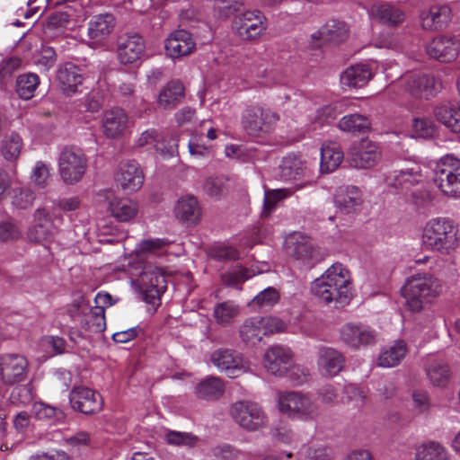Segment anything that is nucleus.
<instances>
[{
    "label": "nucleus",
    "mask_w": 460,
    "mask_h": 460,
    "mask_svg": "<svg viewBox=\"0 0 460 460\" xmlns=\"http://www.w3.org/2000/svg\"><path fill=\"white\" fill-rule=\"evenodd\" d=\"M279 119V114L270 109L251 104L242 112L241 126L247 135L263 137L274 130Z\"/></svg>",
    "instance_id": "obj_4"
},
{
    "label": "nucleus",
    "mask_w": 460,
    "mask_h": 460,
    "mask_svg": "<svg viewBox=\"0 0 460 460\" xmlns=\"http://www.w3.org/2000/svg\"><path fill=\"white\" fill-rule=\"evenodd\" d=\"M404 90L415 98L429 99L441 88V83L435 76L426 74H411L403 77Z\"/></svg>",
    "instance_id": "obj_12"
},
{
    "label": "nucleus",
    "mask_w": 460,
    "mask_h": 460,
    "mask_svg": "<svg viewBox=\"0 0 460 460\" xmlns=\"http://www.w3.org/2000/svg\"><path fill=\"white\" fill-rule=\"evenodd\" d=\"M22 146V137L17 132H11L1 140L0 154L6 161L13 162L20 156Z\"/></svg>",
    "instance_id": "obj_38"
},
{
    "label": "nucleus",
    "mask_w": 460,
    "mask_h": 460,
    "mask_svg": "<svg viewBox=\"0 0 460 460\" xmlns=\"http://www.w3.org/2000/svg\"><path fill=\"white\" fill-rule=\"evenodd\" d=\"M412 130L416 137L431 138L436 133V127L429 119L416 118L412 121Z\"/></svg>",
    "instance_id": "obj_51"
},
{
    "label": "nucleus",
    "mask_w": 460,
    "mask_h": 460,
    "mask_svg": "<svg viewBox=\"0 0 460 460\" xmlns=\"http://www.w3.org/2000/svg\"><path fill=\"white\" fill-rule=\"evenodd\" d=\"M287 253L297 261H301L309 268L321 261L324 252L318 247H314L312 240L301 234H294L286 240Z\"/></svg>",
    "instance_id": "obj_8"
},
{
    "label": "nucleus",
    "mask_w": 460,
    "mask_h": 460,
    "mask_svg": "<svg viewBox=\"0 0 460 460\" xmlns=\"http://www.w3.org/2000/svg\"><path fill=\"white\" fill-rule=\"evenodd\" d=\"M313 295L320 301L335 306H343L351 298L349 271L341 263L332 265L320 278L314 280L311 286Z\"/></svg>",
    "instance_id": "obj_1"
},
{
    "label": "nucleus",
    "mask_w": 460,
    "mask_h": 460,
    "mask_svg": "<svg viewBox=\"0 0 460 460\" xmlns=\"http://www.w3.org/2000/svg\"><path fill=\"white\" fill-rule=\"evenodd\" d=\"M372 74L367 65H356L347 68L341 76L343 86L361 88L371 79Z\"/></svg>",
    "instance_id": "obj_31"
},
{
    "label": "nucleus",
    "mask_w": 460,
    "mask_h": 460,
    "mask_svg": "<svg viewBox=\"0 0 460 460\" xmlns=\"http://www.w3.org/2000/svg\"><path fill=\"white\" fill-rule=\"evenodd\" d=\"M225 185L221 178H208L204 183V190L210 197H219L224 190Z\"/></svg>",
    "instance_id": "obj_64"
},
{
    "label": "nucleus",
    "mask_w": 460,
    "mask_h": 460,
    "mask_svg": "<svg viewBox=\"0 0 460 460\" xmlns=\"http://www.w3.org/2000/svg\"><path fill=\"white\" fill-rule=\"evenodd\" d=\"M341 340L349 346L359 348L360 346L373 345L376 341V334L369 327L348 323L341 330Z\"/></svg>",
    "instance_id": "obj_21"
},
{
    "label": "nucleus",
    "mask_w": 460,
    "mask_h": 460,
    "mask_svg": "<svg viewBox=\"0 0 460 460\" xmlns=\"http://www.w3.org/2000/svg\"><path fill=\"white\" fill-rule=\"evenodd\" d=\"M260 320L261 325H263L265 335L280 332L286 329V323L278 317H260Z\"/></svg>",
    "instance_id": "obj_59"
},
{
    "label": "nucleus",
    "mask_w": 460,
    "mask_h": 460,
    "mask_svg": "<svg viewBox=\"0 0 460 460\" xmlns=\"http://www.w3.org/2000/svg\"><path fill=\"white\" fill-rule=\"evenodd\" d=\"M371 14L383 24L396 25L403 22L404 13L398 8L389 4H375L371 7Z\"/></svg>",
    "instance_id": "obj_37"
},
{
    "label": "nucleus",
    "mask_w": 460,
    "mask_h": 460,
    "mask_svg": "<svg viewBox=\"0 0 460 460\" xmlns=\"http://www.w3.org/2000/svg\"><path fill=\"white\" fill-rule=\"evenodd\" d=\"M28 371L26 358L19 354H5L0 356V374L3 382L13 385L23 381Z\"/></svg>",
    "instance_id": "obj_14"
},
{
    "label": "nucleus",
    "mask_w": 460,
    "mask_h": 460,
    "mask_svg": "<svg viewBox=\"0 0 460 460\" xmlns=\"http://www.w3.org/2000/svg\"><path fill=\"white\" fill-rule=\"evenodd\" d=\"M115 23V17L109 13L93 16L88 22L89 38L96 41L106 39L113 31Z\"/></svg>",
    "instance_id": "obj_29"
},
{
    "label": "nucleus",
    "mask_w": 460,
    "mask_h": 460,
    "mask_svg": "<svg viewBox=\"0 0 460 460\" xmlns=\"http://www.w3.org/2000/svg\"><path fill=\"white\" fill-rule=\"evenodd\" d=\"M184 97V86L178 80H172L164 85L158 95V105L164 110L175 108Z\"/></svg>",
    "instance_id": "obj_30"
},
{
    "label": "nucleus",
    "mask_w": 460,
    "mask_h": 460,
    "mask_svg": "<svg viewBox=\"0 0 460 460\" xmlns=\"http://www.w3.org/2000/svg\"><path fill=\"white\" fill-rule=\"evenodd\" d=\"M261 322L260 317H251L241 324L239 335L244 343L255 345L262 340L265 331Z\"/></svg>",
    "instance_id": "obj_35"
},
{
    "label": "nucleus",
    "mask_w": 460,
    "mask_h": 460,
    "mask_svg": "<svg viewBox=\"0 0 460 460\" xmlns=\"http://www.w3.org/2000/svg\"><path fill=\"white\" fill-rule=\"evenodd\" d=\"M381 151L375 142L362 139L358 148L351 153L350 164L357 168H369L377 164Z\"/></svg>",
    "instance_id": "obj_23"
},
{
    "label": "nucleus",
    "mask_w": 460,
    "mask_h": 460,
    "mask_svg": "<svg viewBox=\"0 0 460 460\" xmlns=\"http://www.w3.org/2000/svg\"><path fill=\"white\" fill-rule=\"evenodd\" d=\"M128 118L124 110L113 108L105 111L102 118L103 133L107 137L114 138L124 133Z\"/></svg>",
    "instance_id": "obj_26"
},
{
    "label": "nucleus",
    "mask_w": 460,
    "mask_h": 460,
    "mask_svg": "<svg viewBox=\"0 0 460 460\" xmlns=\"http://www.w3.org/2000/svg\"><path fill=\"white\" fill-rule=\"evenodd\" d=\"M460 42L456 37L438 36L426 45V52L429 58L439 62L454 61L459 53Z\"/></svg>",
    "instance_id": "obj_15"
},
{
    "label": "nucleus",
    "mask_w": 460,
    "mask_h": 460,
    "mask_svg": "<svg viewBox=\"0 0 460 460\" xmlns=\"http://www.w3.org/2000/svg\"><path fill=\"white\" fill-rule=\"evenodd\" d=\"M318 355L319 364L329 376H336L342 370L345 358L337 349L329 347H322L319 349Z\"/></svg>",
    "instance_id": "obj_32"
},
{
    "label": "nucleus",
    "mask_w": 460,
    "mask_h": 460,
    "mask_svg": "<svg viewBox=\"0 0 460 460\" xmlns=\"http://www.w3.org/2000/svg\"><path fill=\"white\" fill-rule=\"evenodd\" d=\"M144 49V40L137 33L123 34L117 40V58L123 65H130L137 61Z\"/></svg>",
    "instance_id": "obj_16"
},
{
    "label": "nucleus",
    "mask_w": 460,
    "mask_h": 460,
    "mask_svg": "<svg viewBox=\"0 0 460 460\" xmlns=\"http://www.w3.org/2000/svg\"><path fill=\"white\" fill-rule=\"evenodd\" d=\"M56 80L63 93L71 95L84 81V75L79 66L72 62L60 65L57 70Z\"/></svg>",
    "instance_id": "obj_20"
},
{
    "label": "nucleus",
    "mask_w": 460,
    "mask_h": 460,
    "mask_svg": "<svg viewBox=\"0 0 460 460\" xmlns=\"http://www.w3.org/2000/svg\"><path fill=\"white\" fill-rule=\"evenodd\" d=\"M422 243L426 249L449 254L458 245L457 228L449 218L431 219L424 227Z\"/></svg>",
    "instance_id": "obj_2"
},
{
    "label": "nucleus",
    "mask_w": 460,
    "mask_h": 460,
    "mask_svg": "<svg viewBox=\"0 0 460 460\" xmlns=\"http://www.w3.org/2000/svg\"><path fill=\"white\" fill-rule=\"evenodd\" d=\"M57 60V54L53 48L47 47L42 49L41 53L36 60V65L42 67L43 70L48 71L52 67Z\"/></svg>",
    "instance_id": "obj_61"
},
{
    "label": "nucleus",
    "mask_w": 460,
    "mask_h": 460,
    "mask_svg": "<svg viewBox=\"0 0 460 460\" xmlns=\"http://www.w3.org/2000/svg\"><path fill=\"white\" fill-rule=\"evenodd\" d=\"M109 208L111 215L119 222H128L137 214L138 206L128 199H113L110 201Z\"/></svg>",
    "instance_id": "obj_36"
},
{
    "label": "nucleus",
    "mask_w": 460,
    "mask_h": 460,
    "mask_svg": "<svg viewBox=\"0 0 460 460\" xmlns=\"http://www.w3.org/2000/svg\"><path fill=\"white\" fill-rule=\"evenodd\" d=\"M88 167L87 157L84 151L76 146H66L58 157V172L66 184L73 185L79 182Z\"/></svg>",
    "instance_id": "obj_6"
},
{
    "label": "nucleus",
    "mask_w": 460,
    "mask_h": 460,
    "mask_svg": "<svg viewBox=\"0 0 460 460\" xmlns=\"http://www.w3.org/2000/svg\"><path fill=\"white\" fill-rule=\"evenodd\" d=\"M210 453L215 460H238L241 456L239 449L227 443L212 447Z\"/></svg>",
    "instance_id": "obj_50"
},
{
    "label": "nucleus",
    "mask_w": 460,
    "mask_h": 460,
    "mask_svg": "<svg viewBox=\"0 0 460 460\" xmlns=\"http://www.w3.org/2000/svg\"><path fill=\"white\" fill-rule=\"evenodd\" d=\"M292 191L288 189H279L266 191L264 197V211L263 213L270 214L275 208L276 204L291 195Z\"/></svg>",
    "instance_id": "obj_54"
},
{
    "label": "nucleus",
    "mask_w": 460,
    "mask_h": 460,
    "mask_svg": "<svg viewBox=\"0 0 460 460\" xmlns=\"http://www.w3.org/2000/svg\"><path fill=\"white\" fill-rule=\"evenodd\" d=\"M279 300V292L272 287L261 291L252 300V304L258 307H271Z\"/></svg>",
    "instance_id": "obj_52"
},
{
    "label": "nucleus",
    "mask_w": 460,
    "mask_h": 460,
    "mask_svg": "<svg viewBox=\"0 0 460 460\" xmlns=\"http://www.w3.org/2000/svg\"><path fill=\"white\" fill-rule=\"evenodd\" d=\"M21 236L17 226L9 221L0 223V242H12Z\"/></svg>",
    "instance_id": "obj_58"
},
{
    "label": "nucleus",
    "mask_w": 460,
    "mask_h": 460,
    "mask_svg": "<svg viewBox=\"0 0 460 460\" xmlns=\"http://www.w3.org/2000/svg\"><path fill=\"white\" fill-rule=\"evenodd\" d=\"M452 12L448 5H432L421 16V25L425 30H443L450 22Z\"/></svg>",
    "instance_id": "obj_27"
},
{
    "label": "nucleus",
    "mask_w": 460,
    "mask_h": 460,
    "mask_svg": "<svg viewBox=\"0 0 460 460\" xmlns=\"http://www.w3.org/2000/svg\"><path fill=\"white\" fill-rule=\"evenodd\" d=\"M21 66L22 60L19 58L13 57L2 61L0 64V79L2 84H6Z\"/></svg>",
    "instance_id": "obj_56"
},
{
    "label": "nucleus",
    "mask_w": 460,
    "mask_h": 460,
    "mask_svg": "<svg viewBox=\"0 0 460 460\" xmlns=\"http://www.w3.org/2000/svg\"><path fill=\"white\" fill-rule=\"evenodd\" d=\"M279 171V177L283 181H295L305 174L306 166L299 156L288 155L282 159Z\"/></svg>",
    "instance_id": "obj_33"
},
{
    "label": "nucleus",
    "mask_w": 460,
    "mask_h": 460,
    "mask_svg": "<svg viewBox=\"0 0 460 460\" xmlns=\"http://www.w3.org/2000/svg\"><path fill=\"white\" fill-rule=\"evenodd\" d=\"M115 180L123 190L131 193L143 185L144 173L135 160H128L120 164Z\"/></svg>",
    "instance_id": "obj_19"
},
{
    "label": "nucleus",
    "mask_w": 460,
    "mask_h": 460,
    "mask_svg": "<svg viewBox=\"0 0 460 460\" xmlns=\"http://www.w3.org/2000/svg\"><path fill=\"white\" fill-rule=\"evenodd\" d=\"M437 279L429 274L411 277L402 288L405 305L411 312H420L424 304L438 294Z\"/></svg>",
    "instance_id": "obj_3"
},
{
    "label": "nucleus",
    "mask_w": 460,
    "mask_h": 460,
    "mask_svg": "<svg viewBox=\"0 0 460 460\" xmlns=\"http://www.w3.org/2000/svg\"><path fill=\"white\" fill-rule=\"evenodd\" d=\"M35 199L33 191L28 188H19L14 190L13 205L20 209L29 208Z\"/></svg>",
    "instance_id": "obj_55"
},
{
    "label": "nucleus",
    "mask_w": 460,
    "mask_h": 460,
    "mask_svg": "<svg viewBox=\"0 0 460 460\" xmlns=\"http://www.w3.org/2000/svg\"><path fill=\"white\" fill-rule=\"evenodd\" d=\"M265 21L266 18L261 11H247L234 18L233 29L243 40H252L266 30Z\"/></svg>",
    "instance_id": "obj_10"
},
{
    "label": "nucleus",
    "mask_w": 460,
    "mask_h": 460,
    "mask_svg": "<svg viewBox=\"0 0 460 460\" xmlns=\"http://www.w3.org/2000/svg\"><path fill=\"white\" fill-rule=\"evenodd\" d=\"M293 354L284 346L274 345L269 348L264 354V366L268 372L283 376L292 365Z\"/></svg>",
    "instance_id": "obj_18"
},
{
    "label": "nucleus",
    "mask_w": 460,
    "mask_h": 460,
    "mask_svg": "<svg viewBox=\"0 0 460 460\" xmlns=\"http://www.w3.org/2000/svg\"><path fill=\"white\" fill-rule=\"evenodd\" d=\"M49 176V169L46 164L42 162H38L32 172V181L34 183L40 188H44L47 185Z\"/></svg>",
    "instance_id": "obj_63"
},
{
    "label": "nucleus",
    "mask_w": 460,
    "mask_h": 460,
    "mask_svg": "<svg viewBox=\"0 0 460 460\" xmlns=\"http://www.w3.org/2000/svg\"><path fill=\"white\" fill-rule=\"evenodd\" d=\"M280 411L296 414L303 419H314L318 415L317 406L307 396L296 392L281 394L279 399Z\"/></svg>",
    "instance_id": "obj_11"
},
{
    "label": "nucleus",
    "mask_w": 460,
    "mask_h": 460,
    "mask_svg": "<svg viewBox=\"0 0 460 460\" xmlns=\"http://www.w3.org/2000/svg\"><path fill=\"white\" fill-rule=\"evenodd\" d=\"M349 36V30L343 22L328 21L318 31L312 34L313 47L323 44L338 45L344 42Z\"/></svg>",
    "instance_id": "obj_17"
},
{
    "label": "nucleus",
    "mask_w": 460,
    "mask_h": 460,
    "mask_svg": "<svg viewBox=\"0 0 460 460\" xmlns=\"http://www.w3.org/2000/svg\"><path fill=\"white\" fill-rule=\"evenodd\" d=\"M344 394L348 402H355L358 407L363 406L366 395L364 392L356 385H346L344 386Z\"/></svg>",
    "instance_id": "obj_62"
},
{
    "label": "nucleus",
    "mask_w": 460,
    "mask_h": 460,
    "mask_svg": "<svg viewBox=\"0 0 460 460\" xmlns=\"http://www.w3.org/2000/svg\"><path fill=\"white\" fill-rule=\"evenodd\" d=\"M231 415L234 421L247 431H255L263 427L267 417L261 407L252 402L239 401L231 407Z\"/></svg>",
    "instance_id": "obj_7"
},
{
    "label": "nucleus",
    "mask_w": 460,
    "mask_h": 460,
    "mask_svg": "<svg viewBox=\"0 0 460 460\" xmlns=\"http://www.w3.org/2000/svg\"><path fill=\"white\" fill-rule=\"evenodd\" d=\"M196 43L191 34L185 30H177L165 41V50L172 58L184 57L193 52Z\"/></svg>",
    "instance_id": "obj_22"
},
{
    "label": "nucleus",
    "mask_w": 460,
    "mask_h": 460,
    "mask_svg": "<svg viewBox=\"0 0 460 460\" xmlns=\"http://www.w3.org/2000/svg\"><path fill=\"white\" fill-rule=\"evenodd\" d=\"M69 402L75 411L84 414H95L103 406L102 395L88 387H74L69 394Z\"/></svg>",
    "instance_id": "obj_13"
},
{
    "label": "nucleus",
    "mask_w": 460,
    "mask_h": 460,
    "mask_svg": "<svg viewBox=\"0 0 460 460\" xmlns=\"http://www.w3.org/2000/svg\"><path fill=\"white\" fill-rule=\"evenodd\" d=\"M140 290L146 303L160 305V296L166 289L165 276L158 269L146 268L139 276Z\"/></svg>",
    "instance_id": "obj_9"
},
{
    "label": "nucleus",
    "mask_w": 460,
    "mask_h": 460,
    "mask_svg": "<svg viewBox=\"0 0 460 460\" xmlns=\"http://www.w3.org/2000/svg\"><path fill=\"white\" fill-rule=\"evenodd\" d=\"M426 372L429 379L434 385L445 386L448 383L450 376L449 367L442 360H432L428 365Z\"/></svg>",
    "instance_id": "obj_44"
},
{
    "label": "nucleus",
    "mask_w": 460,
    "mask_h": 460,
    "mask_svg": "<svg viewBox=\"0 0 460 460\" xmlns=\"http://www.w3.org/2000/svg\"><path fill=\"white\" fill-rule=\"evenodd\" d=\"M416 460H449V457L447 451L440 443L429 441L418 448Z\"/></svg>",
    "instance_id": "obj_45"
},
{
    "label": "nucleus",
    "mask_w": 460,
    "mask_h": 460,
    "mask_svg": "<svg viewBox=\"0 0 460 460\" xmlns=\"http://www.w3.org/2000/svg\"><path fill=\"white\" fill-rule=\"evenodd\" d=\"M175 217L189 226L196 225L201 218V208L193 196L181 198L174 207Z\"/></svg>",
    "instance_id": "obj_28"
},
{
    "label": "nucleus",
    "mask_w": 460,
    "mask_h": 460,
    "mask_svg": "<svg viewBox=\"0 0 460 460\" xmlns=\"http://www.w3.org/2000/svg\"><path fill=\"white\" fill-rule=\"evenodd\" d=\"M343 156V152L337 143L323 144L321 148V172H333L342 162Z\"/></svg>",
    "instance_id": "obj_34"
},
{
    "label": "nucleus",
    "mask_w": 460,
    "mask_h": 460,
    "mask_svg": "<svg viewBox=\"0 0 460 460\" xmlns=\"http://www.w3.org/2000/svg\"><path fill=\"white\" fill-rule=\"evenodd\" d=\"M407 352V346L403 341H396L393 346L385 349L378 358V364L382 367H392L400 363Z\"/></svg>",
    "instance_id": "obj_43"
},
{
    "label": "nucleus",
    "mask_w": 460,
    "mask_h": 460,
    "mask_svg": "<svg viewBox=\"0 0 460 460\" xmlns=\"http://www.w3.org/2000/svg\"><path fill=\"white\" fill-rule=\"evenodd\" d=\"M89 318H95L96 323H90L89 321H84L82 327L90 332H101L105 329V315L103 306H95L91 310Z\"/></svg>",
    "instance_id": "obj_53"
},
{
    "label": "nucleus",
    "mask_w": 460,
    "mask_h": 460,
    "mask_svg": "<svg viewBox=\"0 0 460 460\" xmlns=\"http://www.w3.org/2000/svg\"><path fill=\"white\" fill-rule=\"evenodd\" d=\"M336 207L345 214L350 213L360 204L359 190L357 187H347L340 190L334 196Z\"/></svg>",
    "instance_id": "obj_39"
},
{
    "label": "nucleus",
    "mask_w": 460,
    "mask_h": 460,
    "mask_svg": "<svg viewBox=\"0 0 460 460\" xmlns=\"http://www.w3.org/2000/svg\"><path fill=\"white\" fill-rule=\"evenodd\" d=\"M211 361L221 370L226 371L231 377L243 368V359L240 353L229 349H219L211 355Z\"/></svg>",
    "instance_id": "obj_24"
},
{
    "label": "nucleus",
    "mask_w": 460,
    "mask_h": 460,
    "mask_svg": "<svg viewBox=\"0 0 460 460\" xmlns=\"http://www.w3.org/2000/svg\"><path fill=\"white\" fill-rule=\"evenodd\" d=\"M225 391L224 384L217 377H208L196 386V394L199 398L204 400H217Z\"/></svg>",
    "instance_id": "obj_41"
},
{
    "label": "nucleus",
    "mask_w": 460,
    "mask_h": 460,
    "mask_svg": "<svg viewBox=\"0 0 460 460\" xmlns=\"http://www.w3.org/2000/svg\"><path fill=\"white\" fill-rule=\"evenodd\" d=\"M35 224L28 231V238L35 243L50 240L53 237V223L45 208H38L34 213Z\"/></svg>",
    "instance_id": "obj_25"
},
{
    "label": "nucleus",
    "mask_w": 460,
    "mask_h": 460,
    "mask_svg": "<svg viewBox=\"0 0 460 460\" xmlns=\"http://www.w3.org/2000/svg\"><path fill=\"white\" fill-rule=\"evenodd\" d=\"M239 313V306L231 301L220 303L214 308V317L221 325L230 324Z\"/></svg>",
    "instance_id": "obj_47"
},
{
    "label": "nucleus",
    "mask_w": 460,
    "mask_h": 460,
    "mask_svg": "<svg viewBox=\"0 0 460 460\" xmlns=\"http://www.w3.org/2000/svg\"><path fill=\"white\" fill-rule=\"evenodd\" d=\"M434 184L447 196L460 195V160L452 156L442 157L432 170Z\"/></svg>",
    "instance_id": "obj_5"
},
{
    "label": "nucleus",
    "mask_w": 460,
    "mask_h": 460,
    "mask_svg": "<svg viewBox=\"0 0 460 460\" xmlns=\"http://www.w3.org/2000/svg\"><path fill=\"white\" fill-rule=\"evenodd\" d=\"M34 415L39 420H49L58 416L61 413L59 410L43 402H35L32 406Z\"/></svg>",
    "instance_id": "obj_60"
},
{
    "label": "nucleus",
    "mask_w": 460,
    "mask_h": 460,
    "mask_svg": "<svg viewBox=\"0 0 460 460\" xmlns=\"http://www.w3.org/2000/svg\"><path fill=\"white\" fill-rule=\"evenodd\" d=\"M437 119L453 132H460V108L455 105H441L435 109Z\"/></svg>",
    "instance_id": "obj_40"
},
{
    "label": "nucleus",
    "mask_w": 460,
    "mask_h": 460,
    "mask_svg": "<svg viewBox=\"0 0 460 460\" xmlns=\"http://www.w3.org/2000/svg\"><path fill=\"white\" fill-rule=\"evenodd\" d=\"M369 126L368 119L358 113L346 115L339 121L340 129L349 133L365 132Z\"/></svg>",
    "instance_id": "obj_46"
},
{
    "label": "nucleus",
    "mask_w": 460,
    "mask_h": 460,
    "mask_svg": "<svg viewBox=\"0 0 460 460\" xmlns=\"http://www.w3.org/2000/svg\"><path fill=\"white\" fill-rule=\"evenodd\" d=\"M40 83V77L34 73L20 75L16 79L15 92L21 99L31 100Z\"/></svg>",
    "instance_id": "obj_42"
},
{
    "label": "nucleus",
    "mask_w": 460,
    "mask_h": 460,
    "mask_svg": "<svg viewBox=\"0 0 460 460\" xmlns=\"http://www.w3.org/2000/svg\"><path fill=\"white\" fill-rule=\"evenodd\" d=\"M70 15L66 13L57 12L50 14L44 23V33L54 36L56 33L67 28L70 22Z\"/></svg>",
    "instance_id": "obj_48"
},
{
    "label": "nucleus",
    "mask_w": 460,
    "mask_h": 460,
    "mask_svg": "<svg viewBox=\"0 0 460 460\" xmlns=\"http://www.w3.org/2000/svg\"><path fill=\"white\" fill-rule=\"evenodd\" d=\"M250 278L249 270L241 265L221 275L223 284L228 287H238Z\"/></svg>",
    "instance_id": "obj_49"
},
{
    "label": "nucleus",
    "mask_w": 460,
    "mask_h": 460,
    "mask_svg": "<svg viewBox=\"0 0 460 460\" xmlns=\"http://www.w3.org/2000/svg\"><path fill=\"white\" fill-rule=\"evenodd\" d=\"M166 440L171 445L193 446L197 438L187 432L170 431L166 434Z\"/></svg>",
    "instance_id": "obj_57"
}]
</instances>
